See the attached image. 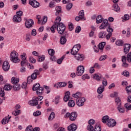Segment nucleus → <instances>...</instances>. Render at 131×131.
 Instances as JSON below:
<instances>
[{"mask_svg": "<svg viewBox=\"0 0 131 131\" xmlns=\"http://www.w3.org/2000/svg\"><path fill=\"white\" fill-rule=\"evenodd\" d=\"M126 60L129 63H131V52L127 54V57L125 56L122 57V62H123L122 66L123 67H128V64L126 63Z\"/></svg>", "mask_w": 131, "mask_h": 131, "instance_id": "nucleus-1", "label": "nucleus"}, {"mask_svg": "<svg viewBox=\"0 0 131 131\" xmlns=\"http://www.w3.org/2000/svg\"><path fill=\"white\" fill-rule=\"evenodd\" d=\"M10 56V61H11V62H13V63H18V62H19V58H18V56H19V55L16 51H13L11 52Z\"/></svg>", "mask_w": 131, "mask_h": 131, "instance_id": "nucleus-2", "label": "nucleus"}, {"mask_svg": "<svg viewBox=\"0 0 131 131\" xmlns=\"http://www.w3.org/2000/svg\"><path fill=\"white\" fill-rule=\"evenodd\" d=\"M42 99H43L42 96H39L38 97L34 98L32 100H30L29 102V104L30 105V106H36V105L38 104V102L41 101Z\"/></svg>", "mask_w": 131, "mask_h": 131, "instance_id": "nucleus-3", "label": "nucleus"}, {"mask_svg": "<svg viewBox=\"0 0 131 131\" xmlns=\"http://www.w3.org/2000/svg\"><path fill=\"white\" fill-rule=\"evenodd\" d=\"M56 29L59 34H63L64 31L66 30V27H65V25L62 23H58L56 25Z\"/></svg>", "mask_w": 131, "mask_h": 131, "instance_id": "nucleus-4", "label": "nucleus"}, {"mask_svg": "<svg viewBox=\"0 0 131 131\" xmlns=\"http://www.w3.org/2000/svg\"><path fill=\"white\" fill-rule=\"evenodd\" d=\"M33 91H36V93L37 95H40L42 93V91H43V88L40 87L39 83H36L33 86Z\"/></svg>", "mask_w": 131, "mask_h": 131, "instance_id": "nucleus-5", "label": "nucleus"}, {"mask_svg": "<svg viewBox=\"0 0 131 131\" xmlns=\"http://www.w3.org/2000/svg\"><path fill=\"white\" fill-rule=\"evenodd\" d=\"M13 89V86L11 84H6L4 86V89H2L0 91V95L1 97H5V91H11Z\"/></svg>", "mask_w": 131, "mask_h": 131, "instance_id": "nucleus-6", "label": "nucleus"}, {"mask_svg": "<svg viewBox=\"0 0 131 131\" xmlns=\"http://www.w3.org/2000/svg\"><path fill=\"white\" fill-rule=\"evenodd\" d=\"M80 48H81V46H80V44H77L75 45L73 49L71 50V54L72 55H76L77 54V53L80 50Z\"/></svg>", "mask_w": 131, "mask_h": 131, "instance_id": "nucleus-7", "label": "nucleus"}, {"mask_svg": "<svg viewBox=\"0 0 131 131\" xmlns=\"http://www.w3.org/2000/svg\"><path fill=\"white\" fill-rule=\"evenodd\" d=\"M84 73V67L79 66L77 68L76 75L77 76H81Z\"/></svg>", "mask_w": 131, "mask_h": 131, "instance_id": "nucleus-8", "label": "nucleus"}, {"mask_svg": "<svg viewBox=\"0 0 131 131\" xmlns=\"http://www.w3.org/2000/svg\"><path fill=\"white\" fill-rule=\"evenodd\" d=\"M84 102H85V98L81 97L76 100V105H77L78 107H82V106L84 105Z\"/></svg>", "mask_w": 131, "mask_h": 131, "instance_id": "nucleus-9", "label": "nucleus"}, {"mask_svg": "<svg viewBox=\"0 0 131 131\" xmlns=\"http://www.w3.org/2000/svg\"><path fill=\"white\" fill-rule=\"evenodd\" d=\"M109 25H110V24H109L108 20L104 19L101 25L99 26V29L100 30L105 29V28L107 27H108Z\"/></svg>", "mask_w": 131, "mask_h": 131, "instance_id": "nucleus-10", "label": "nucleus"}, {"mask_svg": "<svg viewBox=\"0 0 131 131\" xmlns=\"http://www.w3.org/2000/svg\"><path fill=\"white\" fill-rule=\"evenodd\" d=\"M34 22L32 19H28L25 21V26L26 28H31L33 26Z\"/></svg>", "mask_w": 131, "mask_h": 131, "instance_id": "nucleus-11", "label": "nucleus"}, {"mask_svg": "<svg viewBox=\"0 0 131 131\" xmlns=\"http://www.w3.org/2000/svg\"><path fill=\"white\" fill-rule=\"evenodd\" d=\"M29 3L33 8H38L39 7V3L37 2L36 0H30Z\"/></svg>", "mask_w": 131, "mask_h": 131, "instance_id": "nucleus-12", "label": "nucleus"}, {"mask_svg": "<svg viewBox=\"0 0 131 131\" xmlns=\"http://www.w3.org/2000/svg\"><path fill=\"white\" fill-rule=\"evenodd\" d=\"M106 124L109 127H114L116 125V121L113 119H110Z\"/></svg>", "mask_w": 131, "mask_h": 131, "instance_id": "nucleus-13", "label": "nucleus"}, {"mask_svg": "<svg viewBox=\"0 0 131 131\" xmlns=\"http://www.w3.org/2000/svg\"><path fill=\"white\" fill-rule=\"evenodd\" d=\"M2 67L4 71H8L10 69V63H9V62L8 61H4Z\"/></svg>", "mask_w": 131, "mask_h": 131, "instance_id": "nucleus-14", "label": "nucleus"}, {"mask_svg": "<svg viewBox=\"0 0 131 131\" xmlns=\"http://www.w3.org/2000/svg\"><path fill=\"white\" fill-rule=\"evenodd\" d=\"M124 53L125 54H127L128 52H129V50H130L131 45L129 43H125L124 45Z\"/></svg>", "mask_w": 131, "mask_h": 131, "instance_id": "nucleus-15", "label": "nucleus"}, {"mask_svg": "<svg viewBox=\"0 0 131 131\" xmlns=\"http://www.w3.org/2000/svg\"><path fill=\"white\" fill-rule=\"evenodd\" d=\"M75 58L77 61H83L84 55L83 54H77L75 55Z\"/></svg>", "mask_w": 131, "mask_h": 131, "instance_id": "nucleus-16", "label": "nucleus"}, {"mask_svg": "<svg viewBox=\"0 0 131 131\" xmlns=\"http://www.w3.org/2000/svg\"><path fill=\"white\" fill-rule=\"evenodd\" d=\"M77 117V113L74 112L71 113V116L70 117V119L71 120V121H74L76 119Z\"/></svg>", "mask_w": 131, "mask_h": 131, "instance_id": "nucleus-17", "label": "nucleus"}, {"mask_svg": "<svg viewBox=\"0 0 131 131\" xmlns=\"http://www.w3.org/2000/svg\"><path fill=\"white\" fill-rule=\"evenodd\" d=\"M21 17L18 15H15L13 16V21L14 22V23H19V22H21Z\"/></svg>", "mask_w": 131, "mask_h": 131, "instance_id": "nucleus-18", "label": "nucleus"}, {"mask_svg": "<svg viewBox=\"0 0 131 131\" xmlns=\"http://www.w3.org/2000/svg\"><path fill=\"white\" fill-rule=\"evenodd\" d=\"M77 128V127H76V125L75 124H72L68 127L69 131H75Z\"/></svg>", "mask_w": 131, "mask_h": 131, "instance_id": "nucleus-19", "label": "nucleus"}, {"mask_svg": "<svg viewBox=\"0 0 131 131\" xmlns=\"http://www.w3.org/2000/svg\"><path fill=\"white\" fill-rule=\"evenodd\" d=\"M39 71L37 70H35L34 71V73L32 74L31 76L32 77V78H33L34 80L36 79V77H37V75H39Z\"/></svg>", "mask_w": 131, "mask_h": 131, "instance_id": "nucleus-20", "label": "nucleus"}, {"mask_svg": "<svg viewBox=\"0 0 131 131\" xmlns=\"http://www.w3.org/2000/svg\"><path fill=\"white\" fill-rule=\"evenodd\" d=\"M20 79L18 78H16L15 77H13L11 78V83H12L13 85H14L15 84H19V81Z\"/></svg>", "mask_w": 131, "mask_h": 131, "instance_id": "nucleus-21", "label": "nucleus"}, {"mask_svg": "<svg viewBox=\"0 0 131 131\" xmlns=\"http://www.w3.org/2000/svg\"><path fill=\"white\" fill-rule=\"evenodd\" d=\"M104 21V18L101 15H99L96 17V23L97 24H100V23H102V21Z\"/></svg>", "mask_w": 131, "mask_h": 131, "instance_id": "nucleus-22", "label": "nucleus"}, {"mask_svg": "<svg viewBox=\"0 0 131 131\" xmlns=\"http://www.w3.org/2000/svg\"><path fill=\"white\" fill-rule=\"evenodd\" d=\"M110 120V118L108 116H104L102 118L101 121L103 123H106V124Z\"/></svg>", "mask_w": 131, "mask_h": 131, "instance_id": "nucleus-23", "label": "nucleus"}, {"mask_svg": "<svg viewBox=\"0 0 131 131\" xmlns=\"http://www.w3.org/2000/svg\"><path fill=\"white\" fill-rule=\"evenodd\" d=\"M79 16L81 17V21H85V17H84V11L81 10L79 12Z\"/></svg>", "mask_w": 131, "mask_h": 131, "instance_id": "nucleus-24", "label": "nucleus"}, {"mask_svg": "<svg viewBox=\"0 0 131 131\" xmlns=\"http://www.w3.org/2000/svg\"><path fill=\"white\" fill-rule=\"evenodd\" d=\"M81 93L78 92L77 93H76L75 94H74L72 95V97L73 98H76V99H77V100H78V99H80L81 98Z\"/></svg>", "mask_w": 131, "mask_h": 131, "instance_id": "nucleus-25", "label": "nucleus"}, {"mask_svg": "<svg viewBox=\"0 0 131 131\" xmlns=\"http://www.w3.org/2000/svg\"><path fill=\"white\" fill-rule=\"evenodd\" d=\"M93 78L96 79L97 81H100L101 78H102V75L100 74H95L93 76Z\"/></svg>", "mask_w": 131, "mask_h": 131, "instance_id": "nucleus-26", "label": "nucleus"}, {"mask_svg": "<svg viewBox=\"0 0 131 131\" xmlns=\"http://www.w3.org/2000/svg\"><path fill=\"white\" fill-rule=\"evenodd\" d=\"M69 99H70V92L67 91L64 97L63 100L64 102H68L69 101Z\"/></svg>", "mask_w": 131, "mask_h": 131, "instance_id": "nucleus-27", "label": "nucleus"}, {"mask_svg": "<svg viewBox=\"0 0 131 131\" xmlns=\"http://www.w3.org/2000/svg\"><path fill=\"white\" fill-rule=\"evenodd\" d=\"M115 102L116 103V106H121V99L120 97H116L115 98Z\"/></svg>", "mask_w": 131, "mask_h": 131, "instance_id": "nucleus-28", "label": "nucleus"}, {"mask_svg": "<svg viewBox=\"0 0 131 131\" xmlns=\"http://www.w3.org/2000/svg\"><path fill=\"white\" fill-rule=\"evenodd\" d=\"M105 88L103 86L100 85V86L97 89V92L99 95H101L103 92H104Z\"/></svg>", "mask_w": 131, "mask_h": 131, "instance_id": "nucleus-29", "label": "nucleus"}, {"mask_svg": "<svg viewBox=\"0 0 131 131\" xmlns=\"http://www.w3.org/2000/svg\"><path fill=\"white\" fill-rule=\"evenodd\" d=\"M67 41V39L64 36H62L60 39V45H65Z\"/></svg>", "mask_w": 131, "mask_h": 131, "instance_id": "nucleus-30", "label": "nucleus"}, {"mask_svg": "<svg viewBox=\"0 0 131 131\" xmlns=\"http://www.w3.org/2000/svg\"><path fill=\"white\" fill-rule=\"evenodd\" d=\"M117 109L120 113H124L125 112V110L121 105L118 106Z\"/></svg>", "mask_w": 131, "mask_h": 131, "instance_id": "nucleus-31", "label": "nucleus"}, {"mask_svg": "<svg viewBox=\"0 0 131 131\" xmlns=\"http://www.w3.org/2000/svg\"><path fill=\"white\" fill-rule=\"evenodd\" d=\"M68 105L69 107L71 108L74 107V106H75V101H74L73 100H70L68 102Z\"/></svg>", "mask_w": 131, "mask_h": 131, "instance_id": "nucleus-32", "label": "nucleus"}, {"mask_svg": "<svg viewBox=\"0 0 131 131\" xmlns=\"http://www.w3.org/2000/svg\"><path fill=\"white\" fill-rule=\"evenodd\" d=\"M55 10L56 11L55 15L56 16H58V15H59V14H60V13H61L62 11V8L61 6H57L55 8Z\"/></svg>", "mask_w": 131, "mask_h": 131, "instance_id": "nucleus-33", "label": "nucleus"}, {"mask_svg": "<svg viewBox=\"0 0 131 131\" xmlns=\"http://www.w3.org/2000/svg\"><path fill=\"white\" fill-rule=\"evenodd\" d=\"M57 28V23H54V24L50 28V30L52 33H55Z\"/></svg>", "mask_w": 131, "mask_h": 131, "instance_id": "nucleus-34", "label": "nucleus"}, {"mask_svg": "<svg viewBox=\"0 0 131 131\" xmlns=\"http://www.w3.org/2000/svg\"><path fill=\"white\" fill-rule=\"evenodd\" d=\"M99 38H105L106 37V32L104 31L100 32L98 34Z\"/></svg>", "mask_w": 131, "mask_h": 131, "instance_id": "nucleus-35", "label": "nucleus"}, {"mask_svg": "<svg viewBox=\"0 0 131 131\" xmlns=\"http://www.w3.org/2000/svg\"><path fill=\"white\" fill-rule=\"evenodd\" d=\"M12 88L13 89V90H14L15 91H19L21 88V86L20 85V84H16L15 85H13Z\"/></svg>", "mask_w": 131, "mask_h": 131, "instance_id": "nucleus-36", "label": "nucleus"}, {"mask_svg": "<svg viewBox=\"0 0 131 131\" xmlns=\"http://www.w3.org/2000/svg\"><path fill=\"white\" fill-rule=\"evenodd\" d=\"M113 8L115 12H120V8L118 6L117 4H114L113 5Z\"/></svg>", "mask_w": 131, "mask_h": 131, "instance_id": "nucleus-37", "label": "nucleus"}, {"mask_svg": "<svg viewBox=\"0 0 131 131\" xmlns=\"http://www.w3.org/2000/svg\"><path fill=\"white\" fill-rule=\"evenodd\" d=\"M105 45H106V42H105L100 43L98 45L99 50H101V51H102L103 49H104V47H105Z\"/></svg>", "mask_w": 131, "mask_h": 131, "instance_id": "nucleus-38", "label": "nucleus"}, {"mask_svg": "<svg viewBox=\"0 0 131 131\" xmlns=\"http://www.w3.org/2000/svg\"><path fill=\"white\" fill-rule=\"evenodd\" d=\"M102 86H103V88H105V86H107V85L108 84V82H107V79L106 78H103V79L102 81Z\"/></svg>", "mask_w": 131, "mask_h": 131, "instance_id": "nucleus-39", "label": "nucleus"}, {"mask_svg": "<svg viewBox=\"0 0 131 131\" xmlns=\"http://www.w3.org/2000/svg\"><path fill=\"white\" fill-rule=\"evenodd\" d=\"M115 43L116 46H123V41H122V40H117L116 41Z\"/></svg>", "mask_w": 131, "mask_h": 131, "instance_id": "nucleus-40", "label": "nucleus"}, {"mask_svg": "<svg viewBox=\"0 0 131 131\" xmlns=\"http://www.w3.org/2000/svg\"><path fill=\"white\" fill-rule=\"evenodd\" d=\"M25 39L27 41H30L31 39V35L30 33H27L26 34Z\"/></svg>", "mask_w": 131, "mask_h": 131, "instance_id": "nucleus-41", "label": "nucleus"}, {"mask_svg": "<svg viewBox=\"0 0 131 131\" xmlns=\"http://www.w3.org/2000/svg\"><path fill=\"white\" fill-rule=\"evenodd\" d=\"M123 22H125L127 20L129 19V15L128 14H125L124 16L122 17Z\"/></svg>", "mask_w": 131, "mask_h": 131, "instance_id": "nucleus-42", "label": "nucleus"}, {"mask_svg": "<svg viewBox=\"0 0 131 131\" xmlns=\"http://www.w3.org/2000/svg\"><path fill=\"white\" fill-rule=\"evenodd\" d=\"M10 120H8V117H6L4 119H3L2 121V124H7V123H9Z\"/></svg>", "mask_w": 131, "mask_h": 131, "instance_id": "nucleus-43", "label": "nucleus"}, {"mask_svg": "<svg viewBox=\"0 0 131 131\" xmlns=\"http://www.w3.org/2000/svg\"><path fill=\"white\" fill-rule=\"evenodd\" d=\"M64 59H65V56L63 55L60 58L57 59V64H62V62H63V60H64Z\"/></svg>", "mask_w": 131, "mask_h": 131, "instance_id": "nucleus-44", "label": "nucleus"}, {"mask_svg": "<svg viewBox=\"0 0 131 131\" xmlns=\"http://www.w3.org/2000/svg\"><path fill=\"white\" fill-rule=\"evenodd\" d=\"M54 118H55V113L52 112L48 118V120H53Z\"/></svg>", "mask_w": 131, "mask_h": 131, "instance_id": "nucleus-45", "label": "nucleus"}, {"mask_svg": "<svg viewBox=\"0 0 131 131\" xmlns=\"http://www.w3.org/2000/svg\"><path fill=\"white\" fill-rule=\"evenodd\" d=\"M45 59H46V56H45V55L38 56V62H43V61H45Z\"/></svg>", "mask_w": 131, "mask_h": 131, "instance_id": "nucleus-46", "label": "nucleus"}, {"mask_svg": "<svg viewBox=\"0 0 131 131\" xmlns=\"http://www.w3.org/2000/svg\"><path fill=\"white\" fill-rule=\"evenodd\" d=\"M48 54L50 56H54V55H55V50H54L53 49H49Z\"/></svg>", "mask_w": 131, "mask_h": 131, "instance_id": "nucleus-47", "label": "nucleus"}, {"mask_svg": "<svg viewBox=\"0 0 131 131\" xmlns=\"http://www.w3.org/2000/svg\"><path fill=\"white\" fill-rule=\"evenodd\" d=\"M43 88L47 91L46 94H50L51 93V89L49 86L43 85Z\"/></svg>", "mask_w": 131, "mask_h": 131, "instance_id": "nucleus-48", "label": "nucleus"}, {"mask_svg": "<svg viewBox=\"0 0 131 131\" xmlns=\"http://www.w3.org/2000/svg\"><path fill=\"white\" fill-rule=\"evenodd\" d=\"M124 107L126 110H131V104L129 103H125L124 104Z\"/></svg>", "mask_w": 131, "mask_h": 131, "instance_id": "nucleus-49", "label": "nucleus"}, {"mask_svg": "<svg viewBox=\"0 0 131 131\" xmlns=\"http://www.w3.org/2000/svg\"><path fill=\"white\" fill-rule=\"evenodd\" d=\"M33 80H34L32 77L31 76H29L27 78V83H28L29 84H30V83H31V82H32V81H33Z\"/></svg>", "mask_w": 131, "mask_h": 131, "instance_id": "nucleus-50", "label": "nucleus"}, {"mask_svg": "<svg viewBox=\"0 0 131 131\" xmlns=\"http://www.w3.org/2000/svg\"><path fill=\"white\" fill-rule=\"evenodd\" d=\"M126 91L128 95H129V94L131 93V85L128 86L126 88Z\"/></svg>", "mask_w": 131, "mask_h": 131, "instance_id": "nucleus-51", "label": "nucleus"}, {"mask_svg": "<svg viewBox=\"0 0 131 131\" xmlns=\"http://www.w3.org/2000/svg\"><path fill=\"white\" fill-rule=\"evenodd\" d=\"M87 129L88 130H89V131H94V126H93V125H89L87 126Z\"/></svg>", "mask_w": 131, "mask_h": 131, "instance_id": "nucleus-52", "label": "nucleus"}, {"mask_svg": "<svg viewBox=\"0 0 131 131\" xmlns=\"http://www.w3.org/2000/svg\"><path fill=\"white\" fill-rule=\"evenodd\" d=\"M107 27H108V28L107 29V32H108L109 33H112V32H113V29L111 28V26L110 25Z\"/></svg>", "mask_w": 131, "mask_h": 131, "instance_id": "nucleus-53", "label": "nucleus"}, {"mask_svg": "<svg viewBox=\"0 0 131 131\" xmlns=\"http://www.w3.org/2000/svg\"><path fill=\"white\" fill-rule=\"evenodd\" d=\"M95 122H96V121L94 119H90L88 121V123H89V125H94V124H95Z\"/></svg>", "mask_w": 131, "mask_h": 131, "instance_id": "nucleus-54", "label": "nucleus"}, {"mask_svg": "<svg viewBox=\"0 0 131 131\" xmlns=\"http://www.w3.org/2000/svg\"><path fill=\"white\" fill-rule=\"evenodd\" d=\"M60 88H65L67 85V83L65 82H59Z\"/></svg>", "mask_w": 131, "mask_h": 131, "instance_id": "nucleus-55", "label": "nucleus"}, {"mask_svg": "<svg viewBox=\"0 0 131 131\" xmlns=\"http://www.w3.org/2000/svg\"><path fill=\"white\" fill-rule=\"evenodd\" d=\"M90 77L88 74L83 75L82 76V79H83V80H85V79H90Z\"/></svg>", "mask_w": 131, "mask_h": 131, "instance_id": "nucleus-56", "label": "nucleus"}, {"mask_svg": "<svg viewBox=\"0 0 131 131\" xmlns=\"http://www.w3.org/2000/svg\"><path fill=\"white\" fill-rule=\"evenodd\" d=\"M107 59V55H102L100 58H99V61H104Z\"/></svg>", "mask_w": 131, "mask_h": 131, "instance_id": "nucleus-57", "label": "nucleus"}, {"mask_svg": "<svg viewBox=\"0 0 131 131\" xmlns=\"http://www.w3.org/2000/svg\"><path fill=\"white\" fill-rule=\"evenodd\" d=\"M73 6V5L72 3H69L67 5V10H68V11H69V10H71Z\"/></svg>", "mask_w": 131, "mask_h": 131, "instance_id": "nucleus-58", "label": "nucleus"}, {"mask_svg": "<svg viewBox=\"0 0 131 131\" xmlns=\"http://www.w3.org/2000/svg\"><path fill=\"white\" fill-rule=\"evenodd\" d=\"M41 114V112L39 111H37L36 112H34L33 115L34 116H39Z\"/></svg>", "mask_w": 131, "mask_h": 131, "instance_id": "nucleus-59", "label": "nucleus"}, {"mask_svg": "<svg viewBox=\"0 0 131 131\" xmlns=\"http://www.w3.org/2000/svg\"><path fill=\"white\" fill-rule=\"evenodd\" d=\"M61 21V17L60 16H58L56 17L55 23H56V25H58V23H60Z\"/></svg>", "mask_w": 131, "mask_h": 131, "instance_id": "nucleus-60", "label": "nucleus"}, {"mask_svg": "<svg viewBox=\"0 0 131 131\" xmlns=\"http://www.w3.org/2000/svg\"><path fill=\"white\" fill-rule=\"evenodd\" d=\"M16 16H18V17H20L21 18V16H23V12L21 11H19L16 12Z\"/></svg>", "mask_w": 131, "mask_h": 131, "instance_id": "nucleus-61", "label": "nucleus"}, {"mask_svg": "<svg viewBox=\"0 0 131 131\" xmlns=\"http://www.w3.org/2000/svg\"><path fill=\"white\" fill-rule=\"evenodd\" d=\"M101 130H102L101 127L97 125L95 126L94 131H101Z\"/></svg>", "mask_w": 131, "mask_h": 131, "instance_id": "nucleus-62", "label": "nucleus"}, {"mask_svg": "<svg viewBox=\"0 0 131 131\" xmlns=\"http://www.w3.org/2000/svg\"><path fill=\"white\" fill-rule=\"evenodd\" d=\"M33 129L32 125H29L26 128V131H32Z\"/></svg>", "mask_w": 131, "mask_h": 131, "instance_id": "nucleus-63", "label": "nucleus"}, {"mask_svg": "<svg viewBox=\"0 0 131 131\" xmlns=\"http://www.w3.org/2000/svg\"><path fill=\"white\" fill-rule=\"evenodd\" d=\"M29 61H30L31 63H35V62H36V60L34 58H33V57H30V58H29Z\"/></svg>", "mask_w": 131, "mask_h": 131, "instance_id": "nucleus-64", "label": "nucleus"}]
</instances>
